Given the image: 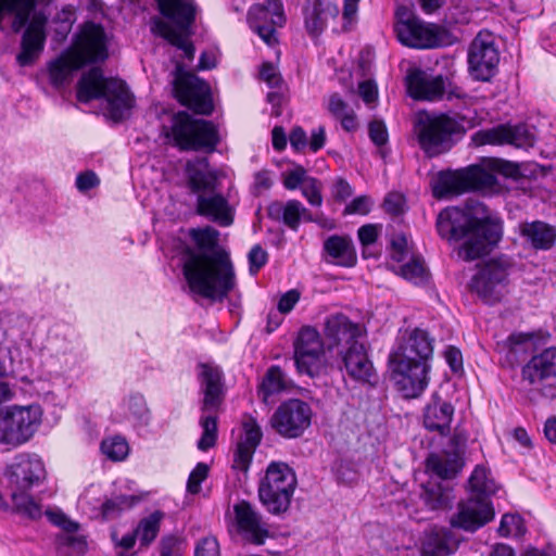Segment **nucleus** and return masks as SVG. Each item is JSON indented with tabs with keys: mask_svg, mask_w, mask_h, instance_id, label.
<instances>
[{
	"mask_svg": "<svg viewBox=\"0 0 556 556\" xmlns=\"http://www.w3.org/2000/svg\"><path fill=\"white\" fill-rule=\"evenodd\" d=\"M162 21L169 24L174 31L187 33L192 26L198 13L194 0H155Z\"/></svg>",
	"mask_w": 556,
	"mask_h": 556,
	"instance_id": "28",
	"label": "nucleus"
},
{
	"mask_svg": "<svg viewBox=\"0 0 556 556\" xmlns=\"http://www.w3.org/2000/svg\"><path fill=\"white\" fill-rule=\"evenodd\" d=\"M207 473L208 466L204 463H199L189 475L187 491L191 494H198L201 490V483L206 479Z\"/></svg>",
	"mask_w": 556,
	"mask_h": 556,
	"instance_id": "52",
	"label": "nucleus"
},
{
	"mask_svg": "<svg viewBox=\"0 0 556 556\" xmlns=\"http://www.w3.org/2000/svg\"><path fill=\"white\" fill-rule=\"evenodd\" d=\"M358 94L366 104L376 102L378 98V88L372 80H363L358 85Z\"/></svg>",
	"mask_w": 556,
	"mask_h": 556,
	"instance_id": "64",
	"label": "nucleus"
},
{
	"mask_svg": "<svg viewBox=\"0 0 556 556\" xmlns=\"http://www.w3.org/2000/svg\"><path fill=\"white\" fill-rule=\"evenodd\" d=\"M339 9L331 0H316L305 12V27L309 35L316 37L325 29L328 20L337 17Z\"/></svg>",
	"mask_w": 556,
	"mask_h": 556,
	"instance_id": "34",
	"label": "nucleus"
},
{
	"mask_svg": "<svg viewBox=\"0 0 556 556\" xmlns=\"http://www.w3.org/2000/svg\"><path fill=\"white\" fill-rule=\"evenodd\" d=\"M522 379L546 397L556 396V348H548L523 366Z\"/></svg>",
	"mask_w": 556,
	"mask_h": 556,
	"instance_id": "18",
	"label": "nucleus"
},
{
	"mask_svg": "<svg viewBox=\"0 0 556 556\" xmlns=\"http://www.w3.org/2000/svg\"><path fill=\"white\" fill-rule=\"evenodd\" d=\"M172 136L181 150L213 152L219 141L218 131L212 122L192 118L186 112L174 116Z\"/></svg>",
	"mask_w": 556,
	"mask_h": 556,
	"instance_id": "11",
	"label": "nucleus"
},
{
	"mask_svg": "<svg viewBox=\"0 0 556 556\" xmlns=\"http://www.w3.org/2000/svg\"><path fill=\"white\" fill-rule=\"evenodd\" d=\"M324 253L331 261L343 267H352L356 264V251L349 236L332 235L324 241Z\"/></svg>",
	"mask_w": 556,
	"mask_h": 556,
	"instance_id": "33",
	"label": "nucleus"
},
{
	"mask_svg": "<svg viewBox=\"0 0 556 556\" xmlns=\"http://www.w3.org/2000/svg\"><path fill=\"white\" fill-rule=\"evenodd\" d=\"M309 176L306 175V170L302 166H298L290 170L283 180V186L288 190H295L308 180Z\"/></svg>",
	"mask_w": 556,
	"mask_h": 556,
	"instance_id": "57",
	"label": "nucleus"
},
{
	"mask_svg": "<svg viewBox=\"0 0 556 556\" xmlns=\"http://www.w3.org/2000/svg\"><path fill=\"white\" fill-rule=\"evenodd\" d=\"M498 187L495 174L480 165H470L458 170H442L432 182L437 199H446L469 191H494Z\"/></svg>",
	"mask_w": 556,
	"mask_h": 556,
	"instance_id": "9",
	"label": "nucleus"
},
{
	"mask_svg": "<svg viewBox=\"0 0 556 556\" xmlns=\"http://www.w3.org/2000/svg\"><path fill=\"white\" fill-rule=\"evenodd\" d=\"M454 75H432L424 70H413L407 75V89L409 96L420 101H439L446 99L467 100L468 93L454 81Z\"/></svg>",
	"mask_w": 556,
	"mask_h": 556,
	"instance_id": "12",
	"label": "nucleus"
},
{
	"mask_svg": "<svg viewBox=\"0 0 556 556\" xmlns=\"http://www.w3.org/2000/svg\"><path fill=\"white\" fill-rule=\"evenodd\" d=\"M262 431L256 420L250 418L243 424V435L237 444L233 456V468L243 472L249 470L254 452L262 440Z\"/></svg>",
	"mask_w": 556,
	"mask_h": 556,
	"instance_id": "32",
	"label": "nucleus"
},
{
	"mask_svg": "<svg viewBox=\"0 0 556 556\" xmlns=\"http://www.w3.org/2000/svg\"><path fill=\"white\" fill-rule=\"evenodd\" d=\"M70 77V49H64L62 53L49 63L50 83L55 88H61Z\"/></svg>",
	"mask_w": 556,
	"mask_h": 556,
	"instance_id": "46",
	"label": "nucleus"
},
{
	"mask_svg": "<svg viewBox=\"0 0 556 556\" xmlns=\"http://www.w3.org/2000/svg\"><path fill=\"white\" fill-rule=\"evenodd\" d=\"M473 127L462 114L419 112L414 122L420 149L429 157L448 152Z\"/></svg>",
	"mask_w": 556,
	"mask_h": 556,
	"instance_id": "6",
	"label": "nucleus"
},
{
	"mask_svg": "<svg viewBox=\"0 0 556 556\" xmlns=\"http://www.w3.org/2000/svg\"><path fill=\"white\" fill-rule=\"evenodd\" d=\"M305 211L303 204L298 200L271 202L267 207V215L270 219L282 222L287 227L296 231L302 220V213Z\"/></svg>",
	"mask_w": 556,
	"mask_h": 556,
	"instance_id": "36",
	"label": "nucleus"
},
{
	"mask_svg": "<svg viewBox=\"0 0 556 556\" xmlns=\"http://www.w3.org/2000/svg\"><path fill=\"white\" fill-rule=\"evenodd\" d=\"M395 31L400 42L410 48L431 49L441 45L435 26L416 18L399 23Z\"/></svg>",
	"mask_w": 556,
	"mask_h": 556,
	"instance_id": "27",
	"label": "nucleus"
},
{
	"mask_svg": "<svg viewBox=\"0 0 556 556\" xmlns=\"http://www.w3.org/2000/svg\"><path fill=\"white\" fill-rule=\"evenodd\" d=\"M296 476L285 463H270L258 483V497L273 515L286 513L296 488Z\"/></svg>",
	"mask_w": 556,
	"mask_h": 556,
	"instance_id": "10",
	"label": "nucleus"
},
{
	"mask_svg": "<svg viewBox=\"0 0 556 556\" xmlns=\"http://www.w3.org/2000/svg\"><path fill=\"white\" fill-rule=\"evenodd\" d=\"M300 298H301V293L296 289H291V290L287 291L286 293H283L280 296L278 305H277L279 313H281V314L290 313L294 308L295 304L299 302Z\"/></svg>",
	"mask_w": 556,
	"mask_h": 556,
	"instance_id": "62",
	"label": "nucleus"
},
{
	"mask_svg": "<svg viewBox=\"0 0 556 556\" xmlns=\"http://www.w3.org/2000/svg\"><path fill=\"white\" fill-rule=\"evenodd\" d=\"M187 186L197 194L195 211L222 227L233 223L235 208L228 199L218 191V175L211 169L206 157H197L186 164Z\"/></svg>",
	"mask_w": 556,
	"mask_h": 556,
	"instance_id": "4",
	"label": "nucleus"
},
{
	"mask_svg": "<svg viewBox=\"0 0 556 556\" xmlns=\"http://www.w3.org/2000/svg\"><path fill=\"white\" fill-rule=\"evenodd\" d=\"M324 336L328 350L345 349L364 337L362 327L341 313L329 315L325 320Z\"/></svg>",
	"mask_w": 556,
	"mask_h": 556,
	"instance_id": "24",
	"label": "nucleus"
},
{
	"mask_svg": "<svg viewBox=\"0 0 556 556\" xmlns=\"http://www.w3.org/2000/svg\"><path fill=\"white\" fill-rule=\"evenodd\" d=\"M76 97L81 103L100 100L103 115L115 123L127 118L134 104V97L125 81L105 77L100 67H91L81 75Z\"/></svg>",
	"mask_w": 556,
	"mask_h": 556,
	"instance_id": "5",
	"label": "nucleus"
},
{
	"mask_svg": "<svg viewBox=\"0 0 556 556\" xmlns=\"http://www.w3.org/2000/svg\"><path fill=\"white\" fill-rule=\"evenodd\" d=\"M477 144H510L519 149L532 148L536 141L535 128L525 123L501 124L480 130L473 136Z\"/></svg>",
	"mask_w": 556,
	"mask_h": 556,
	"instance_id": "19",
	"label": "nucleus"
},
{
	"mask_svg": "<svg viewBox=\"0 0 556 556\" xmlns=\"http://www.w3.org/2000/svg\"><path fill=\"white\" fill-rule=\"evenodd\" d=\"M100 184L99 177L92 170L80 173L76 177V188L81 193H86L89 190L96 188Z\"/></svg>",
	"mask_w": 556,
	"mask_h": 556,
	"instance_id": "61",
	"label": "nucleus"
},
{
	"mask_svg": "<svg viewBox=\"0 0 556 556\" xmlns=\"http://www.w3.org/2000/svg\"><path fill=\"white\" fill-rule=\"evenodd\" d=\"M522 531V519L516 514H505L502 517L498 533L502 536L519 535Z\"/></svg>",
	"mask_w": 556,
	"mask_h": 556,
	"instance_id": "51",
	"label": "nucleus"
},
{
	"mask_svg": "<svg viewBox=\"0 0 556 556\" xmlns=\"http://www.w3.org/2000/svg\"><path fill=\"white\" fill-rule=\"evenodd\" d=\"M494 517L490 498L469 496L457 504L456 511L450 517L453 529L475 532L485 526Z\"/></svg>",
	"mask_w": 556,
	"mask_h": 556,
	"instance_id": "20",
	"label": "nucleus"
},
{
	"mask_svg": "<svg viewBox=\"0 0 556 556\" xmlns=\"http://www.w3.org/2000/svg\"><path fill=\"white\" fill-rule=\"evenodd\" d=\"M219 543L215 536L207 535L200 539L194 547V556H219Z\"/></svg>",
	"mask_w": 556,
	"mask_h": 556,
	"instance_id": "53",
	"label": "nucleus"
},
{
	"mask_svg": "<svg viewBox=\"0 0 556 556\" xmlns=\"http://www.w3.org/2000/svg\"><path fill=\"white\" fill-rule=\"evenodd\" d=\"M163 518L164 513L161 510H155L139 521L135 532L140 541L141 546L147 547L155 540L160 532Z\"/></svg>",
	"mask_w": 556,
	"mask_h": 556,
	"instance_id": "43",
	"label": "nucleus"
},
{
	"mask_svg": "<svg viewBox=\"0 0 556 556\" xmlns=\"http://www.w3.org/2000/svg\"><path fill=\"white\" fill-rule=\"evenodd\" d=\"M437 230L448 241H463L458 255L464 261H475L497 244L503 233L500 218L486 214V207L478 201H468L465 210L447 207L437 218Z\"/></svg>",
	"mask_w": 556,
	"mask_h": 556,
	"instance_id": "2",
	"label": "nucleus"
},
{
	"mask_svg": "<svg viewBox=\"0 0 556 556\" xmlns=\"http://www.w3.org/2000/svg\"><path fill=\"white\" fill-rule=\"evenodd\" d=\"M128 410L140 422L147 424L149 421V408L146 400L141 394L130 395L127 402Z\"/></svg>",
	"mask_w": 556,
	"mask_h": 556,
	"instance_id": "50",
	"label": "nucleus"
},
{
	"mask_svg": "<svg viewBox=\"0 0 556 556\" xmlns=\"http://www.w3.org/2000/svg\"><path fill=\"white\" fill-rule=\"evenodd\" d=\"M453 548L448 543L447 532L444 530L426 533L421 543L422 556H448Z\"/></svg>",
	"mask_w": 556,
	"mask_h": 556,
	"instance_id": "41",
	"label": "nucleus"
},
{
	"mask_svg": "<svg viewBox=\"0 0 556 556\" xmlns=\"http://www.w3.org/2000/svg\"><path fill=\"white\" fill-rule=\"evenodd\" d=\"M248 258L250 273L255 275L267 263V252L256 244L250 250Z\"/></svg>",
	"mask_w": 556,
	"mask_h": 556,
	"instance_id": "59",
	"label": "nucleus"
},
{
	"mask_svg": "<svg viewBox=\"0 0 556 556\" xmlns=\"http://www.w3.org/2000/svg\"><path fill=\"white\" fill-rule=\"evenodd\" d=\"M87 536L80 533L79 523L72 520V556L74 554L81 556L87 552Z\"/></svg>",
	"mask_w": 556,
	"mask_h": 556,
	"instance_id": "56",
	"label": "nucleus"
},
{
	"mask_svg": "<svg viewBox=\"0 0 556 556\" xmlns=\"http://www.w3.org/2000/svg\"><path fill=\"white\" fill-rule=\"evenodd\" d=\"M312 414V408L306 402L291 399L278 406L270 424L281 437L295 439L301 437L309 427Z\"/></svg>",
	"mask_w": 556,
	"mask_h": 556,
	"instance_id": "17",
	"label": "nucleus"
},
{
	"mask_svg": "<svg viewBox=\"0 0 556 556\" xmlns=\"http://www.w3.org/2000/svg\"><path fill=\"white\" fill-rule=\"evenodd\" d=\"M197 250L186 248L182 273L192 293L211 301H223L236 287L229 253L219 248V231L211 226L189 231Z\"/></svg>",
	"mask_w": 556,
	"mask_h": 556,
	"instance_id": "1",
	"label": "nucleus"
},
{
	"mask_svg": "<svg viewBox=\"0 0 556 556\" xmlns=\"http://www.w3.org/2000/svg\"><path fill=\"white\" fill-rule=\"evenodd\" d=\"M372 201L367 195H359L349 203L344 208V215L359 214L366 215L370 212Z\"/></svg>",
	"mask_w": 556,
	"mask_h": 556,
	"instance_id": "58",
	"label": "nucleus"
},
{
	"mask_svg": "<svg viewBox=\"0 0 556 556\" xmlns=\"http://www.w3.org/2000/svg\"><path fill=\"white\" fill-rule=\"evenodd\" d=\"M432 353L433 339L426 330L416 328L390 354L392 380L404 397H417L427 388Z\"/></svg>",
	"mask_w": 556,
	"mask_h": 556,
	"instance_id": "3",
	"label": "nucleus"
},
{
	"mask_svg": "<svg viewBox=\"0 0 556 556\" xmlns=\"http://www.w3.org/2000/svg\"><path fill=\"white\" fill-rule=\"evenodd\" d=\"M368 134L370 140L378 147H381L388 141V131L382 121H372L368 126Z\"/></svg>",
	"mask_w": 556,
	"mask_h": 556,
	"instance_id": "60",
	"label": "nucleus"
},
{
	"mask_svg": "<svg viewBox=\"0 0 556 556\" xmlns=\"http://www.w3.org/2000/svg\"><path fill=\"white\" fill-rule=\"evenodd\" d=\"M109 39L102 25L86 22L72 38V72L109 58Z\"/></svg>",
	"mask_w": 556,
	"mask_h": 556,
	"instance_id": "13",
	"label": "nucleus"
},
{
	"mask_svg": "<svg viewBox=\"0 0 556 556\" xmlns=\"http://www.w3.org/2000/svg\"><path fill=\"white\" fill-rule=\"evenodd\" d=\"M421 489L420 498L429 510H445L451 507L454 494L447 484L428 481Z\"/></svg>",
	"mask_w": 556,
	"mask_h": 556,
	"instance_id": "37",
	"label": "nucleus"
},
{
	"mask_svg": "<svg viewBox=\"0 0 556 556\" xmlns=\"http://www.w3.org/2000/svg\"><path fill=\"white\" fill-rule=\"evenodd\" d=\"M135 498L128 495H118L113 498L106 500L102 504V515L105 519H112L117 516L123 509L129 508L134 505Z\"/></svg>",
	"mask_w": 556,
	"mask_h": 556,
	"instance_id": "48",
	"label": "nucleus"
},
{
	"mask_svg": "<svg viewBox=\"0 0 556 556\" xmlns=\"http://www.w3.org/2000/svg\"><path fill=\"white\" fill-rule=\"evenodd\" d=\"M381 226L375 224H367L357 230V236L362 245L367 247L376 242L378 239Z\"/></svg>",
	"mask_w": 556,
	"mask_h": 556,
	"instance_id": "63",
	"label": "nucleus"
},
{
	"mask_svg": "<svg viewBox=\"0 0 556 556\" xmlns=\"http://www.w3.org/2000/svg\"><path fill=\"white\" fill-rule=\"evenodd\" d=\"M294 363L301 374L309 377L321 375L326 369L324 342L316 329L303 327L294 342Z\"/></svg>",
	"mask_w": 556,
	"mask_h": 556,
	"instance_id": "15",
	"label": "nucleus"
},
{
	"mask_svg": "<svg viewBox=\"0 0 556 556\" xmlns=\"http://www.w3.org/2000/svg\"><path fill=\"white\" fill-rule=\"evenodd\" d=\"M454 416V406L437 393L432 394L424 409V426L430 431L447 434Z\"/></svg>",
	"mask_w": 556,
	"mask_h": 556,
	"instance_id": "31",
	"label": "nucleus"
},
{
	"mask_svg": "<svg viewBox=\"0 0 556 556\" xmlns=\"http://www.w3.org/2000/svg\"><path fill=\"white\" fill-rule=\"evenodd\" d=\"M12 489V501L23 515L31 519L41 517L40 504L30 495V491L42 485L47 480L43 460L37 454L21 453L14 457L7 469Z\"/></svg>",
	"mask_w": 556,
	"mask_h": 556,
	"instance_id": "7",
	"label": "nucleus"
},
{
	"mask_svg": "<svg viewBox=\"0 0 556 556\" xmlns=\"http://www.w3.org/2000/svg\"><path fill=\"white\" fill-rule=\"evenodd\" d=\"M184 541L176 535H165L160 542L161 556H181Z\"/></svg>",
	"mask_w": 556,
	"mask_h": 556,
	"instance_id": "54",
	"label": "nucleus"
},
{
	"mask_svg": "<svg viewBox=\"0 0 556 556\" xmlns=\"http://www.w3.org/2000/svg\"><path fill=\"white\" fill-rule=\"evenodd\" d=\"M224 374L218 366L201 364L199 380L203 400L201 402L200 426L203 430L198 448L207 451L217 440V412L225 397Z\"/></svg>",
	"mask_w": 556,
	"mask_h": 556,
	"instance_id": "8",
	"label": "nucleus"
},
{
	"mask_svg": "<svg viewBox=\"0 0 556 556\" xmlns=\"http://www.w3.org/2000/svg\"><path fill=\"white\" fill-rule=\"evenodd\" d=\"M175 93L177 99L195 113L210 115L213 102L208 85L197 76L178 75L175 79Z\"/></svg>",
	"mask_w": 556,
	"mask_h": 556,
	"instance_id": "23",
	"label": "nucleus"
},
{
	"mask_svg": "<svg viewBox=\"0 0 556 556\" xmlns=\"http://www.w3.org/2000/svg\"><path fill=\"white\" fill-rule=\"evenodd\" d=\"M521 235L531 242L532 247L548 250L556 240V231L548 224L535 220L521 226Z\"/></svg>",
	"mask_w": 556,
	"mask_h": 556,
	"instance_id": "39",
	"label": "nucleus"
},
{
	"mask_svg": "<svg viewBox=\"0 0 556 556\" xmlns=\"http://www.w3.org/2000/svg\"><path fill=\"white\" fill-rule=\"evenodd\" d=\"M46 18L36 15L26 28L21 42V52L16 55L20 66L33 65L43 51L46 42Z\"/></svg>",
	"mask_w": 556,
	"mask_h": 556,
	"instance_id": "29",
	"label": "nucleus"
},
{
	"mask_svg": "<svg viewBox=\"0 0 556 556\" xmlns=\"http://www.w3.org/2000/svg\"><path fill=\"white\" fill-rule=\"evenodd\" d=\"M233 513L242 539L254 545L264 544L269 531L261 514L247 501L237 503Z\"/></svg>",
	"mask_w": 556,
	"mask_h": 556,
	"instance_id": "26",
	"label": "nucleus"
},
{
	"mask_svg": "<svg viewBox=\"0 0 556 556\" xmlns=\"http://www.w3.org/2000/svg\"><path fill=\"white\" fill-rule=\"evenodd\" d=\"M302 194L313 206H320L323 197L320 193V186L317 179L309 177L308 180L301 188Z\"/></svg>",
	"mask_w": 556,
	"mask_h": 556,
	"instance_id": "55",
	"label": "nucleus"
},
{
	"mask_svg": "<svg viewBox=\"0 0 556 556\" xmlns=\"http://www.w3.org/2000/svg\"><path fill=\"white\" fill-rule=\"evenodd\" d=\"M288 388V380L285 372L279 366H271L266 371L263 381L261 383L258 393L263 395L264 401Z\"/></svg>",
	"mask_w": 556,
	"mask_h": 556,
	"instance_id": "45",
	"label": "nucleus"
},
{
	"mask_svg": "<svg viewBox=\"0 0 556 556\" xmlns=\"http://www.w3.org/2000/svg\"><path fill=\"white\" fill-rule=\"evenodd\" d=\"M470 495L475 497H486L495 492V483L489 477V470L481 465H477L473 469L469 480Z\"/></svg>",
	"mask_w": 556,
	"mask_h": 556,
	"instance_id": "44",
	"label": "nucleus"
},
{
	"mask_svg": "<svg viewBox=\"0 0 556 556\" xmlns=\"http://www.w3.org/2000/svg\"><path fill=\"white\" fill-rule=\"evenodd\" d=\"M36 4V0H0V29L5 18L11 20L14 31L25 26Z\"/></svg>",
	"mask_w": 556,
	"mask_h": 556,
	"instance_id": "35",
	"label": "nucleus"
},
{
	"mask_svg": "<svg viewBox=\"0 0 556 556\" xmlns=\"http://www.w3.org/2000/svg\"><path fill=\"white\" fill-rule=\"evenodd\" d=\"M341 371H345L352 379L361 382H371V378L376 376L372 362L368 356L365 344L354 342L352 345L337 352Z\"/></svg>",
	"mask_w": 556,
	"mask_h": 556,
	"instance_id": "25",
	"label": "nucleus"
},
{
	"mask_svg": "<svg viewBox=\"0 0 556 556\" xmlns=\"http://www.w3.org/2000/svg\"><path fill=\"white\" fill-rule=\"evenodd\" d=\"M250 27L267 43L276 39V27L286 23L282 0H265L254 4L248 12Z\"/></svg>",
	"mask_w": 556,
	"mask_h": 556,
	"instance_id": "22",
	"label": "nucleus"
},
{
	"mask_svg": "<svg viewBox=\"0 0 556 556\" xmlns=\"http://www.w3.org/2000/svg\"><path fill=\"white\" fill-rule=\"evenodd\" d=\"M532 337L525 333H513L500 344L502 352H506L507 361L510 364L518 363L531 350Z\"/></svg>",
	"mask_w": 556,
	"mask_h": 556,
	"instance_id": "40",
	"label": "nucleus"
},
{
	"mask_svg": "<svg viewBox=\"0 0 556 556\" xmlns=\"http://www.w3.org/2000/svg\"><path fill=\"white\" fill-rule=\"evenodd\" d=\"M41 420L39 406L14 407L3 419V440L10 444H23L36 432Z\"/></svg>",
	"mask_w": 556,
	"mask_h": 556,
	"instance_id": "21",
	"label": "nucleus"
},
{
	"mask_svg": "<svg viewBox=\"0 0 556 556\" xmlns=\"http://www.w3.org/2000/svg\"><path fill=\"white\" fill-rule=\"evenodd\" d=\"M48 520L60 528L62 533L56 536V548L60 555L66 556L70 546V520L59 507H50L45 511Z\"/></svg>",
	"mask_w": 556,
	"mask_h": 556,
	"instance_id": "42",
	"label": "nucleus"
},
{
	"mask_svg": "<svg viewBox=\"0 0 556 556\" xmlns=\"http://www.w3.org/2000/svg\"><path fill=\"white\" fill-rule=\"evenodd\" d=\"M500 52L489 31H479L468 48V70L473 79L489 81L497 72Z\"/></svg>",
	"mask_w": 556,
	"mask_h": 556,
	"instance_id": "16",
	"label": "nucleus"
},
{
	"mask_svg": "<svg viewBox=\"0 0 556 556\" xmlns=\"http://www.w3.org/2000/svg\"><path fill=\"white\" fill-rule=\"evenodd\" d=\"M101 452L113 462L124 460L128 453L129 446L127 441L119 435L104 439L101 442Z\"/></svg>",
	"mask_w": 556,
	"mask_h": 556,
	"instance_id": "47",
	"label": "nucleus"
},
{
	"mask_svg": "<svg viewBox=\"0 0 556 556\" xmlns=\"http://www.w3.org/2000/svg\"><path fill=\"white\" fill-rule=\"evenodd\" d=\"M451 442L452 447L450 450L431 453L426 459L427 470L441 479L454 478L464 466L457 438L454 437Z\"/></svg>",
	"mask_w": 556,
	"mask_h": 556,
	"instance_id": "30",
	"label": "nucleus"
},
{
	"mask_svg": "<svg viewBox=\"0 0 556 556\" xmlns=\"http://www.w3.org/2000/svg\"><path fill=\"white\" fill-rule=\"evenodd\" d=\"M511 266L510 260L501 255L488 261L470 281V290L488 304L498 302Z\"/></svg>",
	"mask_w": 556,
	"mask_h": 556,
	"instance_id": "14",
	"label": "nucleus"
},
{
	"mask_svg": "<svg viewBox=\"0 0 556 556\" xmlns=\"http://www.w3.org/2000/svg\"><path fill=\"white\" fill-rule=\"evenodd\" d=\"M401 275L414 283H420L426 279V267L422 261L414 258L401 267Z\"/></svg>",
	"mask_w": 556,
	"mask_h": 556,
	"instance_id": "49",
	"label": "nucleus"
},
{
	"mask_svg": "<svg viewBox=\"0 0 556 556\" xmlns=\"http://www.w3.org/2000/svg\"><path fill=\"white\" fill-rule=\"evenodd\" d=\"M151 29L154 34L167 40L170 45L175 46L184 52V56L189 61L193 60L195 49L189 37L192 35V30L187 33L174 31L169 24L162 21L157 16L152 18Z\"/></svg>",
	"mask_w": 556,
	"mask_h": 556,
	"instance_id": "38",
	"label": "nucleus"
}]
</instances>
